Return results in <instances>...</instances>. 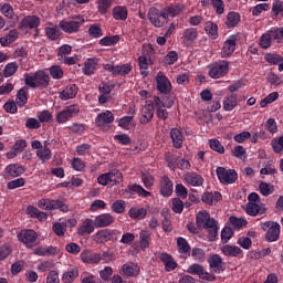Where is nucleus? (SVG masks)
<instances>
[{"label":"nucleus","instance_id":"cd10ccee","mask_svg":"<svg viewBox=\"0 0 283 283\" xmlns=\"http://www.w3.org/2000/svg\"><path fill=\"white\" fill-rule=\"evenodd\" d=\"M164 12H166L167 19H169V17L171 18L178 17V14H182V12H185V4L182 3L170 4L164 8Z\"/></svg>","mask_w":283,"mask_h":283},{"label":"nucleus","instance_id":"f704fd0d","mask_svg":"<svg viewBox=\"0 0 283 283\" xmlns=\"http://www.w3.org/2000/svg\"><path fill=\"white\" fill-rule=\"evenodd\" d=\"M112 14L115 21H127V17H129L127 7H124V6L114 7Z\"/></svg>","mask_w":283,"mask_h":283},{"label":"nucleus","instance_id":"72a5a7b5","mask_svg":"<svg viewBox=\"0 0 283 283\" xmlns=\"http://www.w3.org/2000/svg\"><path fill=\"white\" fill-rule=\"evenodd\" d=\"M220 200H222V195L220 192H205L201 196V201L205 202V205L213 206Z\"/></svg>","mask_w":283,"mask_h":283},{"label":"nucleus","instance_id":"c03bdc74","mask_svg":"<svg viewBox=\"0 0 283 283\" xmlns=\"http://www.w3.org/2000/svg\"><path fill=\"white\" fill-rule=\"evenodd\" d=\"M118 127L122 129H134L136 127V122H134V116H124L118 120Z\"/></svg>","mask_w":283,"mask_h":283},{"label":"nucleus","instance_id":"c756f323","mask_svg":"<svg viewBox=\"0 0 283 283\" xmlns=\"http://www.w3.org/2000/svg\"><path fill=\"white\" fill-rule=\"evenodd\" d=\"M264 60L270 65H279V72H283V56L277 53H266Z\"/></svg>","mask_w":283,"mask_h":283},{"label":"nucleus","instance_id":"69168bd1","mask_svg":"<svg viewBox=\"0 0 283 283\" xmlns=\"http://www.w3.org/2000/svg\"><path fill=\"white\" fill-rule=\"evenodd\" d=\"M111 185H118L123 182V174L119 170L109 171Z\"/></svg>","mask_w":283,"mask_h":283},{"label":"nucleus","instance_id":"c85d7f7f","mask_svg":"<svg viewBox=\"0 0 283 283\" xmlns=\"http://www.w3.org/2000/svg\"><path fill=\"white\" fill-rule=\"evenodd\" d=\"M17 39H19V31L17 29H11L7 35L0 38V45L2 48H8V45H12Z\"/></svg>","mask_w":283,"mask_h":283},{"label":"nucleus","instance_id":"2f4dec72","mask_svg":"<svg viewBox=\"0 0 283 283\" xmlns=\"http://www.w3.org/2000/svg\"><path fill=\"white\" fill-rule=\"evenodd\" d=\"M221 253H223L226 258H239V255H242V249L237 245L226 244L221 248Z\"/></svg>","mask_w":283,"mask_h":283},{"label":"nucleus","instance_id":"f03ea898","mask_svg":"<svg viewBox=\"0 0 283 283\" xmlns=\"http://www.w3.org/2000/svg\"><path fill=\"white\" fill-rule=\"evenodd\" d=\"M83 23H85V17L81 14L72 15V20L60 21L59 28L62 32H65V34H76V32L81 30Z\"/></svg>","mask_w":283,"mask_h":283},{"label":"nucleus","instance_id":"bb28decb","mask_svg":"<svg viewBox=\"0 0 283 283\" xmlns=\"http://www.w3.org/2000/svg\"><path fill=\"white\" fill-rule=\"evenodd\" d=\"M245 212L248 216H259V213H266V208L264 207V203H251L248 202L245 206Z\"/></svg>","mask_w":283,"mask_h":283},{"label":"nucleus","instance_id":"7ed1b4c3","mask_svg":"<svg viewBox=\"0 0 283 283\" xmlns=\"http://www.w3.org/2000/svg\"><path fill=\"white\" fill-rule=\"evenodd\" d=\"M262 231H265L266 242H277L280 240L281 227L275 221H265L260 224Z\"/></svg>","mask_w":283,"mask_h":283},{"label":"nucleus","instance_id":"4c0bfd02","mask_svg":"<svg viewBox=\"0 0 283 283\" xmlns=\"http://www.w3.org/2000/svg\"><path fill=\"white\" fill-rule=\"evenodd\" d=\"M128 216L133 220H145V218H147V209L140 207H133L129 209Z\"/></svg>","mask_w":283,"mask_h":283},{"label":"nucleus","instance_id":"7c9ffc66","mask_svg":"<svg viewBox=\"0 0 283 283\" xmlns=\"http://www.w3.org/2000/svg\"><path fill=\"white\" fill-rule=\"evenodd\" d=\"M150 103H153V107H155L156 111L163 108L171 109V107L174 106V102H169V97L161 99L158 96H154Z\"/></svg>","mask_w":283,"mask_h":283},{"label":"nucleus","instance_id":"603ef678","mask_svg":"<svg viewBox=\"0 0 283 283\" xmlns=\"http://www.w3.org/2000/svg\"><path fill=\"white\" fill-rule=\"evenodd\" d=\"M273 43V35H271V31L262 34L260 38V45L263 50H269Z\"/></svg>","mask_w":283,"mask_h":283},{"label":"nucleus","instance_id":"c9c22d12","mask_svg":"<svg viewBox=\"0 0 283 283\" xmlns=\"http://www.w3.org/2000/svg\"><path fill=\"white\" fill-rule=\"evenodd\" d=\"M234 107H238V95L230 94L223 98L224 112H233Z\"/></svg>","mask_w":283,"mask_h":283},{"label":"nucleus","instance_id":"6e6552de","mask_svg":"<svg viewBox=\"0 0 283 283\" xmlns=\"http://www.w3.org/2000/svg\"><path fill=\"white\" fill-rule=\"evenodd\" d=\"M208 264L211 273H222L227 269V263H224V260H222L220 254H212L209 256Z\"/></svg>","mask_w":283,"mask_h":283},{"label":"nucleus","instance_id":"2eb2a0df","mask_svg":"<svg viewBox=\"0 0 283 283\" xmlns=\"http://www.w3.org/2000/svg\"><path fill=\"white\" fill-rule=\"evenodd\" d=\"M153 118H154V103H151V101H147L142 108V117L139 118V123L142 125H148V123H151Z\"/></svg>","mask_w":283,"mask_h":283},{"label":"nucleus","instance_id":"a878e982","mask_svg":"<svg viewBox=\"0 0 283 283\" xmlns=\"http://www.w3.org/2000/svg\"><path fill=\"white\" fill-rule=\"evenodd\" d=\"M112 238H114V233L109 229L99 230L93 235V240L96 244L109 242Z\"/></svg>","mask_w":283,"mask_h":283},{"label":"nucleus","instance_id":"680f3d73","mask_svg":"<svg viewBox=\"0 0 283 283\" xmlns=\"http://www.w3.org/2000/svg\"><path fill=\"white\" fill-rule=\"evenodd\" d=\"M161 216H164V221H163V229L166 233H169V231H171V221L169 220L170 216H169V209H164L161 211Z\"/></svg>","mask_w":283,"mask_h":283},{"label":"nucleus","instance_id":"f257e3e1","mask_svg":"<svg viewBox=\"0 0 283 283\" xmlns=\"http://www.w3.org/2000/svg\"><path fill=\"white\" fill-rule=\"evenodd\" d=\"M25 85L36 90V87H48L50 85V75L45 71H36L35 73L24 74Z\"/></svg>","mask_w":283,"mask_h":283},{"label":"nucleus","instance_id":"3c124183","mask_svg":"<svg viewBox=\"0 0 283 283\" xmlns=\"http://www.w3.org/2000/svg\"><path fill=\"white\" fill-rule=\"evenodd\" d=\"M191 258L195 262H205L207 260V253L201 248H192Z\"/></svg>","mask_w":283,"mask_h":283},{"label":"nucleus","instance_id":"4be33fe9","mask_svg":"<svg viewBox=\"0 0 283 283\" xmlns=\"http://www.w3.org/2000/svg\"><path fill=\"white\" fill-rule=\"evenodd\" d=\"M25 172V168L19 164H10L4 168L7 178H19Z\"/></svg>","mask_w":283,"mask_h":283},{"label":"nucleus","instance_id":"9b49d317","mask_svg":"<svg viewBox=\"0 0 283 283\" xmlns=\"http://www.w3.org/2000/svg\"><path fill=\"white\" fill-rule=\"evenodd\" d=\"M209 67V76L211 78H222V76H226L229 72V62L223 61L219 64L210 65Z\"/></svg>","mask_w":283,"mask_h":283},{"label":"nucleus","instance_id":"f3484780","mask_svg":"<svg viewBox=\"0 0 283 283\" xmlns=\"http://www.w3.org/2000/svg\"><path fill=\"white\" fill-rule=\"evenodd\" d=\"M80 258L84 264H99L101 263V253H96L91 250L82 251Z\"/></svg>","mask_w":283,"mask_h":283},{"label":"nucleus","instance_id":"79ce46f5","mask_svg":"<svg viewBox=\"0 0 283 283\" xmlns=\"http://www.w3.org/2000/svg\"><path fill=\"white\" fill-rule=\"evenodd\" d=\"M96 8L99 14H107V11L114 6V0H96Z\"/></svg>","mask_w":283,"mask_h":283},{"label":"nucleus","instance_id":"8fccbe9b","mask_svg":"<svg viewBox=\"0 0 283 283\" xmlns=\"http://www.w3.org/2000/svg\"><path fill=\"white\" fill-rule=\"evenodd\" d=\"M75 277H78V269L77 268H73V269L64 272L62 275V282L72 283V282H74Z\"/></svg>","mask_w":283,"mask_h":283},{"label":"nucleus","instance_id":"423d86ee","mask_svg":"<svg viewBox=\"0 0 283 283\" xmlns=\"http://www.w3.org/2000/svg\"><path fill=\"white\" fill-rule=\"evenodd\" d=\"M216 174L222 185H233L238 180V172L233 169L227 170L224 167H218Z\"/></svg>","mask_w":283,"mask_h":283},{"label":"nucleus","instance_id":"39448f33","mask_svg":"<svg viewBox=\"0 0 283 283\" xmlns=\"http://www.w3.org/2000/svg\"><path fill=\"white\" fill-rule=\"evenodd\" d=\"M80 112L81 108L76 104L66 106L56 114L55 120L59 123V125H63V123H67V120L74 118V116H76Z\"/></svg>","mask_w":283,"mask_h":283},{"label":"nucleus","instance_id":"dca6fc26","mask_svg":"<svg viewBox=\"0 0 283 283\" xmlns=\"http://www.w3.org/2000/svg\"><path fill=\"white\" fill-rule=\"evenodd\" d=\"M95 229H105V227H112L115 222L114 216L109 213H102L95 217Z\"/></svg>","mask_w":283,"mask_h":283},{"label":"nucleus","instance_id":"412c9836","mask_svg":"<svg viewBox=\"0 0 283 283\" xmlns=\"http://www.w3.org/2000/svg\"><path fill=\"white\" fill-rule=\"evenodd\" d=\"M98 57H90L84 62L82 72L85 76H92L96 70H98Z\"/></svg>","mask_w":283,"mask_h":283},{"label":"nucleus","instance_id":"b1692460","mask_svg":"<svg viewBox=\"0 0 283 283\" xmlns=\"http://www.w3.org/2000/svg\"><path fill=\"white\" fill-rule=\"evenodd\" d=\"M78 94V86L75 84H70L63 91L59 93L61 101H70L71 98H76Z\"/></svg>","mask_w":283,"mask_h":283},{"label":"nucleus","instance_id":"9d476101","mask_svg":"<svg viewBox=\"0 0 283 283\" xmlns=\"http://www.w3.org/2000/svg\"><path fill=\"white\" fill-rule=\"evenodd\" d=\"M104 70L106 72H111L115 76H127L129 72H132V64H122V65H114V64H105Z\"/></svg>","mask_w":283,"mask_h":283},{"label":"nucleus","instance_id":"5fc2aeb1","mask_svg":"<svg viewBox=\"0 0 283 283\" xmlns=\"http://www.w3.org/2000/svg\"><path fill=\"white\" fill-rule=\"evenodd\" d=\"M229 222L230 224L234 228V229H242L244 227H247V224H249V221H247V219L244 218H238L235 216H231L229 218Z\"/></svg>","mask_w":283,"mask_h":283},{"label":"nucleus","instance_id":"5701e85b","mask_svg":"<svg viewBox=\"0 0 283 283\" xmlns=\"http://www.w3.org/2000/svg\"><path fill=\"white\" fill-rule=\"evenodd\" d=\"M96 228L95 221L87 218L84 219L82 224L77 229L78 235H90L91 233H94V229Z\"/></svg>","mask_w":283,"mask_h":283},{"label":"nucleus","instance_id":"0eeeda50","mask_svg":"<svg viewBox=\"0 0 283 283\" xmlns=\"http://www.w3.org/2000/svg\"><path fill=\"white\" fill-rule=\"evenodd\" d=\"M237 45H238V34L230 35L223 43V46L221 49V57L229 59V56H231V54L235 52Z\"/></svg>","mask_w":283,"mask_h":283},{"label":"nucleus","instance_id":"1a4fd4ad","mask_svg":"<svg viewBox=\"0 0 283 283\" xmlns=\"http://www.w3.org/2000/svg\"><path fill=\"white\" fill-rule=\"evenodd\" d=\"M38 238L39 235L34 230H22L18 234V240L25 244L28 249H32V247H34V242H36Z\"/></svg>","mask_w":283,"mask_h":283},{"label":"nucleus","instance_id":"338daca9","mask_svg":"<svg viewBox=\"0 0 283 283\" xmlns=\"http://www.w3.org/2000/svg\"><path fill=\"white\" fill-rule=\"evenodd\" d=\"M120 41V36L118 35H112V36H105L102 40H99V43L105 46L109 45H116Z\"/></svg>","mask_w":283,"mask_h":283},{"label":"nucleus","instance_id":"20e7f679","mask_svg":"<svg viewBox=\"0 0 283 283\" xmlns=\"http://www.w3.org/2000/svg\"><path fill=\"white\" fill-rule=\"evenodd\" d=\"M148 19L154 28H164L168 18L165 9L160 11L153 7L148 10Z\"/></svg>","mask_w":283,"mask_h":283},{"label":"nucleus","instance_id":"13d9d810","mask_svg":"<svg viewBox=\"0 0 283 283\" xmlns=\"http://www.w3.org/2000/svg\"><path fill=\"white\" fill-rule=\"evenodd\" d=\"M272 149L274 154H283V135L275 137L271 142Z\"/></svg>","mask_w":283,"mask_h":283},{"label":"nucleus","instance_id":"4d7b16f0","mask_svg":"<svg viewBox=\"0 0 283 283\" xmlns=\"http://www.w3.org/2000/svg\"><path fill=\"white\" fill-rule=\"evenodd\" d=\"M44 32L50 41H56L61 36V32L57 27H45Z\"/></svg>","mask_w":283,"mask_h":283},{"label":"nucleus","instance_id":"e2e57ef3","mask_svg":"<svg viewBox=\"0 0 283 283\" xmlns=\"http://www.w3.org/2000/svg\"><path fill=\"white\" fill-rule=\"evenodd\" d=\"M270 34L276 43H282L283 41V27L280 28H272L270 30Z\"/></svg>","mask_w":283,"mask_h":283},{"label":"nucleus","instance_id":"ddd939ff","mask_svg":"<svg viewBox=\"0 0 283 283\" xmlns=\"http://www.w3.org/2000/svg\"><path fill=\"white\" fill-rule=\"evenodd\" d=\"M157 90L160 94H171V81L165 76V73L158 72L156 76Z\"/></svg>","mask_w":283,"mask_h":283},{"label":"nucleus","instance_id":"6e6d98bb","mask_svg":"<svg viewBox=\"0 0 283 283\" xmlns=\"http://www.w3.org/2000/svg\"><path fill=\"white\" fill-rule=\"evenodd\" d=\"M55 200L52 199H40L38 201L39 209H42L44 211H52L54 210Z\"/></svg>","mask_w":283,"mask_h":283},{"label":"nucleus","instance_id":"a211bd4d","mask_svg":"<svg viewBox=\"0 0 283 283\" xmlns=\"http://www.w3.org/2000/svg\"><path fill=\"white\" fill-rule=\"evenodd\" d=\"M201 229L208 230V240L210 242L216 241V239L218 238V231L220 229L218 227V221H216V219L210 217L208 222H206V224Z\"/></svg>","mask_w":283,"mask_h":283},{"label":"nucleus","instance_id":"864d4df0","mask_svg":"<svg viewBox=\"0 0 283 283\" xmlns=\"http://www.w3.org/2000/svg\"><path fill=\"white\" fill-rule=\"evenodd\" d=\"M18 70H19V65H17V62L8 63L3 69L4 78H10V76H14Z\"/></svg>","mask_w":283,"mask_h":283},{"label":"nucleus","instance_id":"6ab92c4d","mask_svg":"<svg viewBox=\"0 0 283 283\" xmlns=\"http://www.w3.org/2000/svg\"><path fill=\"white\" fill-rule=\"evenodd\" d=\"M122 273L126 277H138L140 275V265L134 262L125 263L122 265Z\"/></svg>","mask_w":283,"mask_h":283},{"label":"nucleus","instance_id":"49530a36","mask_svg":"<svg viewBox=\"0 0 283 283\" xmlns=\"http://www.w3.org/2000/svg\"><path fill=\"white\" fill-rule=\"evenodd\" d=\"M238 23H240V13L233 11L229 12L226 21L227 28H235Z\"/></svg>","mask_w":283,"mask_h":283},{"label":"nucleus","instance_id":"0e129e2a","mask_svg":"<svg viewBox=\"0 0 283 283\" xmlns=\"http://www.w3.org/2000/svg\"><path fill=\"white\" fill-rule=\"evenodd\" d=\"M38 119L40 123H52V120H54V116L50 111L45 109L38 113Z\"/></svg>","mask_w":283,"mask_h":283},{"label":"nucleus","instance_id":"f8f14e48","mask_svg":"<svg viewBox=\"0 0 283 283\" xmlns=\"http://www.w3.org/2000/svg\"><path fill=\"white\" fill-rule=\"evenodd\" d=\"M41 25V18L36 15H27L19 23V30H36Z\"/></svg>","mask_w":283,"mask_h":283},{"label":"nucleus","instance_id":"ea45409f","mask_svg":"<svg viewBox=\"0 0 283 283\" xmlns=\"http://www.w3.org/2000/svg\"><path fill=\"white\" fill-rule=\"evenodd\" d=\"M138 65L142 76H148L149 72L147 70H149V65H151V59H148L146 55H140L138 57Z\"/></svg>","mask_w":283,"mask_h":283},{"label":"nucleus","instance_id":"4468645a","mask_svg":"<svg viewBox=\"0 0 283 283\" xmlns=\"http://www.w3.org/2000/svg\"><path fill=\"white\" fill-rule=\"evenodd\" d=\"M160 262L164 264L165 272L169 273L171 271H176L178 269V262L171 256V254L167 252H161L158 254Z\"/></svg>","mask_w":283,"mask_h":283},{"label":"nucleus","instance_id":"e433bc0d","mask_svg":"<svg viewBox=\"0 0 283 283\" xmlns=\"http://www.w3.org/2000/svg\"><path fill=\"white\" fill-rule=\"evenodd\" d=\"M151 244V231L144 229L139 232V247L140 249H149Z\"/></svg>","mask_w":283,"mask_h":283},{"label":"nucleus","instance_id":"58836bf2","mask_svg":"<svg viewBox=\"0 0 283 283\" xmlns=\"http://www.w3.org/2000/svg\"><path fill=\"white\" fill-rule=\"evenodd\" d=\"M170 138L176 149H180V147H182L184 139H182V132H180V129L172 128L170 130Z\"/></svg>","mask_w":283,"mask_h":283},{"label":"nucleus","instance_id":"393cba45","mask_svg":"<svg viewBox=\"0 0 283 283\" xmlns=\"http://www.w3.org/2000/svg\"><path fill=\"white\" fill-rule=\"evenodd\" d=\"M160 193L164 198H169L174 193V182L167 176H164L160 180Z\"/></svg>","mask_w":283,"mask_h":283},{"label":"nucleus","instance_id":"aec40b11","mask_svg":"<svg viewBox=\"0 0 283 283\" xmlns=\"http://www.w3.org/2000/svg\"><path fill=\"white\" fill-rule=\"evenodd\" d=\"M112 123H114V113L111 111L99 113L95 117V125L97 127H105L106 125H112Z\"/></svg>","mask_w":283,"mask_h":283},{"label":"nucleus","instance_id":"a18cd8bd","mask_svg":"<svg viewBox=\"0 0 283 283\" xmlns=\"http://www.w3.org/2000/svg\"><path fill=\"white\" fill-rule=\"evenodd\" d=\"M211 218L207 210L199 211L196 217V224L199 229H202L207 224L208 220Z\"/></svg>","mask_w":283,"mask_h":283},{"label":"nucleus","instance_id":"09e8293b","mask_svg":"<svg viewBox=\"0 0 283 283\" xmlns=\"http://www.w3.org/2000/svg\"><path fill=\"white\" fill-rule=\"evenodd\" d=\"M177 247L179 249V253L181 255H187L189 251H191V247L189 245V242H187V239L179 237L177 239Z\"/></svg>","mask_w":283,"mask_h":283},{"label":"nucleus","instance_id":"bf43d9fd","mask_svg":"<svg viewBox=\"0 0 283 283\" xmlns=\"http://www.w3.org/2000/svg\"><path fill=\"white\" fill-rule=\"evenodd\" d=\"M65 231H67V223L65 222L53 223V232L55 233V235L63 238V235H65Z\"/></svg>","mask_w":283,"mask_h":283},{"label":"nucleus","instance_id":"052dcab7","mask_svg":"<svg viewBox=\"0 0 283 283\" xmlns=\"http://www.w3.org/2000/svg\"><path fill=\"white\" fill-rule=\"evenodd\" d=\"M207 34L211 36V39L216 40L218 39V24L213 22H207L205 28Z\"/></svg>","mask_w":283,"mask_h":283},{"label":"nucleus","instance_id":"774afa93","mask_svg":"<svg viewBox=\"0 0 283 283\" xmlns=\"http://www.w3.org/2000/svg\"><path fill=\"white\" fill-rule=\"evenodd\" d=\"M264 127L269 134H277V122H275L274 118H269L265 122Z\"/></svg>","mask_w":283,"mask_h":283},{"label":"nucleus","instance_id":"a19ab883","mask_svg":"<svg viewBox=\"0 0 283 283\" xmlns=\"http://www.w3.org/2000/svg\"><path fill=\"white\" fill-rule=\"evenodd\" d=\"M36 156L42 163H48V160H51L52 150L48 148V142H44V146L40 150H36Z\"/></svg>","mask_w":283,"mask_h":283},{"label":"nucleus","instance_id":"473e14b6","mask_svg":"<svg viewBox=\"0 0 283 283\" xmlns=\"http://www.w3.org/2000/svg\"><path fill=\"white\" fill-rule=\"evenodd\" d=\"M185 180L192 187H202L205 179L198 172H188L185 175Z\"/></svg>","mask_w":283,"mask_h":283},{"label":"nucleus","instance_id":"37998d69","mask_svg":"<svg viewBox=\"0 0 283 283\" xmlns=\"http://www.w3.org/2000/svg\"><path fill=\"white\" fill-rule=\"evenodd\" d=\"M259 191H260L261 196L268 197V196L275 193V186H273V184L261 181L259 184Z\"/></svg>","mask_w":283,"mask_h":283},{"label":"nucleus","instance_id":"de8ad7c7","mask_svg":"<svg viewBox=\"0 0 283 283\" xmlns=\"http://www.w3.org/2000/svg\"><path fill=\"white\" fill-rule=\"evenodd\" d=\"M182 39L186 43H193L198 39V31L193 28L186 29Z\"/></svg>","mask_w":283,"mask_h":283}]
</instances>
